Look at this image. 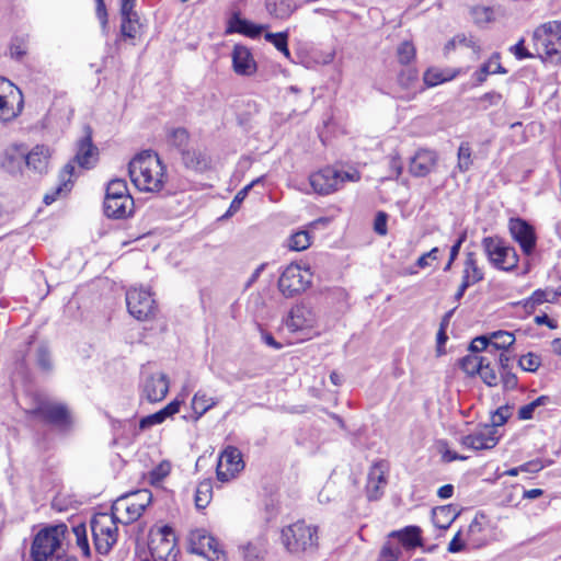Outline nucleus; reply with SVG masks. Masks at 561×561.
Returning <instances> with one entry per match:
<instances>
[{
    "instance_id": "1",
    "label": "nucleus",
    "mask_w": 561,
    "mask_h": 561,
    "mask_svg": "<svg viewBox=\"0 0 561 561\" xmlns=\"http://www.w3.org/2000/svg\"><path fill=\"white\" fill-rule=\"evenodd\" d=\"M69 530L67 525L58 524L41 529L31 547L33 561H77L68 552Z\"/></svg>"
},
{
    "instance_id": "2",
    "label": "nucleus",
    "mask_w": 561,
    "mask_h": 561,
    "mask_svg": "<svg viewBox=\"0 0 561 561\" xmlns=\"http://www.w3.org/2000/svg\"><path fill=\"white\" fill-rule=\"evenodd\" d=\"M128 173L134 185L142 192H160L167 181L165 168L151 150L138 153L129 162Z\"/></svg>"
},
{
    "instance_id": "3",
    "label": "nucleus",
    "mask_w": 561,
    "mask_h": 561,
    "mask_svg": "<svg viewBox=\"0 0 561 561\" xmlns=\"http://www.w3.org/2000/svg\"><path fill=\"white\" fill-rule=\"evenodd\" d=\"M134 199L127 183L123 179H113L107 183L104 198V214L108 218L122 219L131 215Z\"/></svg>"
},
{
    "instance_id": "4",
    "label": "nucleus",
    "mask_w": 561,
    "mask_h": 561,
    "mask_svg": "<svg viewBox=\"0 0 561 561\" xmlns=\"http://www.w3.org/2000/svg\"><path fill=\"white\" fill-rule=\"evenodd\" d=\"M359 179V172L355 169L340 170L327 167L310 174L309 183L314 193L329 195L340 190L344 183L357 182Z\"/></svg>"
},
{
    "instance_id": "5",
    "label": "nucleus",
    "mask_w": 561,
    "mask_h": 561,
    "mask_svg": "<svg viewBox=\"0 0 561 561\" xmlns=\"http://www.w3.org/2000/svg\"><path fill=\"white\" fill-rule=\"evenodd\" d=\"M119 520L112 513L95 514L91 520V531L95 549L106 554L117 541Z\"/></svg>"
},
{
    "instance_id": "6",
    "label": "nucleus",
    "mask_w": 561,
    "mask_h": 561,
    "mask_svg": "<svg viewBox=\"0 0 561 561\" xmlns=\"http://www.w3.org/2000/svg\"><path fill=\"white\" fill-rule=\"evenodd\" d=\"M312 272L309 266L290 263L282 272L278 289L286 298L304 293L312 283Z\"/></svg>"
},
{
    "instance_id": "7",
    "label": "nucleus",
    "mask_w": 561,
    "mask_h": 561,
    "mask_svg": "<svg viewBox=\"0 0 561 561\" xmlns=\"http://www.w3.org/2000/svg\"><path fill=\"white\" fill-rule=\"evenodd\" d=\"M282 539L291 552L307 551L317 547L318 531L305 522H297L283 529Z\"/></svg>"
},
{
    "instance_id": "8",
    "label": "nucleus",
    "mask_w": 561,
    "mask_h": 561,
    "mask_svg": "<svg viewBox=\"0 0 561 561\" xmlns=\"http://www.w3.org/2000/svg\"><path fill=\"white\" fill-rule=\"evenodd\" d=\"M482 247L489 262L499 270L511 271L517 266L518 255L513 247L496 237H485Z\"/></svg>"
},
{
    "instance_id": "9",
    "label": "nucleus",
    "mask_w": 561,
    "mask_h": 561,
    "mask_svg": "<svg viewBox=\"0 0 561 561\" xmlns=\"http://www.w3.org/2000/svg\"><path fill=\"white\" fill-rule=\"evenodd\" d=\"M34 413L65 434L69 433L75 426V417L71 411L61 402L51 400L41 401Z\"/></svg>"
},
{
    "instance_id": "10",
    "label": "nucleus",
    "mask_w": 561,
    "mask_h": 561,
    "mask_svg": "<svg viewBox=\"0 0 561 561\" xmlns=\"http://www.w3.org/2000/svg\"><path fill=\"white\" fill-rule=\"evenodd\" d=\"M23 110V95L10 80L0 78V122L14 119Z\"/></svg>"
},
{
    "instance_id": "11",
    "label": "nucleus",
    "mask_w": 561,
    "mask_h": 561,
    "mask_svg": "<svg viewBox=\"0 0 561 561\" xmlns=\"http://www.w3.org/2000/svg\"><path fill=\"white\" fill-rule=\"evenodd\" d=\"M286 327L291 332H301L308 339L319 334L316 311L307 305H297L289 311Z\"/></svg>"
},
{
    "instance_id": "12",
    "label": "nucleus",
    "mask_w": 561,
    "mask_h": 561,
    "mask_svg": "<svg viewBox=\"0 0 561 561\" xmlns=\"http://www.w3.org/2000/svg\"><path fill=\"white\" fill-rule=\"evenodd\" d=\"M126 304L129 313L138 319H148L156 309V301L149 289L144 287H131L126 293Z\"/></svg>"
},
{
    "instance_id": "13",
    "label": "nucleus",
    "mask_w": 561,
    "mask_h": 561,
    "mask_svg": "<svg viewBox=\"0 0 561 561\" xmlns=\"http://www.w3.org/2000/svg\"><path fill=\"white\" fill-rule=\"evenodd\" d=\"M244 466L241 451L234 446H227L218 458L217 479L220 482H229L244 469Z\"/></svg>"
},
{
    "instance_id": "14",
    "label": "nucleus",
    "mask_w": 561,
    "mask_h": 561,
    "mask_svg": "<svg viewBox=\"0 0 561 561\" xmlns=\"http://www.w3.org/2000/svg\"><path fill=\"white\" fill-rule=\"evenodd\" d=\"M169 377L161 371H145L141 379V398L150 403L162 401L169 392Z\"/></svg>"
},
{
    "instance_id": "15",
    "label": "nucleus",
    "mask_w": 561,
    "mask_h": 561,
    "mask_svg": "<svg viewBox=\"0 0 561 561\" xmlns=\"http://www.w3.org/2000/svg\"><path fill=\"white\" fill-rule=\"evenodd\" d=\"M499 430L492 425H481L471 434L462 436L460 443L463 447L473 450L492 449L499 443Z\"/></svg>"
},
{
    "instance_id": "16",
    "label": "nucleus",
    "mask_w": 561,
    "mask_h": 561,
    "mask_svg": "<svg viewBox=\"0 0 561 561\" xmlns=\"http://www.w3.org/2000/svg\"><path fill=\"white\" fill-rule=\"evenodd\" d=\"M174 548V534L171 527L163 526L156 533L151 534L149 549L152 558L156 560L168 561Z\"/></svg>"
},
{
    "instance_id": "17",
    "label": "nucleus",
    "mask_w": 561,
    "mask_h": 561,
    "mask_svg": "<svg viewBox=\"0 0 561 561\" xmlns=\"http://www.w3.org/2000/svg\"><path fill=\"white\" fill-rule=\"evenodd\" d=\"M512 238L519 244L522 251L529 255L536 247V234L534 228L524 219L512 218L508 222Z\"/></svg>"
},
{
    "instance_id": "18",
    "label": "nucleus",
    "mask_w": 561,
    "mask_h": 561,
    "mask_svg": "<svg viewBox=\"0 0 561 561\" xmlns=\"http://www.w3.org/2000/svg\"><path fill=\"white\" fill-rule=\"evenodd\" d=\"M389 472V465L383 461L375 462L368 472L366 492L367 497L371 500H378L388 483L387 477Z\"/></svg>"
},
{
    "instance_id": "19",
    "label": "nucleus",
    "mask_w": 561,
    "mask_h": 561,
    "mask_svg": "<svg viewBox=\"0 0 561 561\" xmlns=\"http://www.w3.org/2000/svg\"><path fill=\"white\" fill-rule=\"evenodd\" d=\"M437 161L438 154L435 150L419 149L410 158L409 172L415 178H424L435 169Z\"/></svg>"
},
{
    "instance_id": "20",
    "label": "nucleus",
    "mask_w": 561,
    "mask_h": 561,
    "mask_svg": "<svg viewBox=\"0 0 561 561\" xmlns=\"http://www.w3.org/2000/svg\"><path fill=\"white\" fill-rule=\"evenodd\" d=\"M561 22H549L538 27L534 33V38L538 45L543 47V53L548 56L560 54V49L556 47L553 37H557L559 45L561 46Z\"/></svg>"
},
{
    "instance_id": "21",
    "label": "nucleus",
    "mask_w": 561,
    "mask_h": 561,
    "mask_svg": "<svg viewBox=\"0 0 561 561\" xmlns=\"http://www.w3.org/2000/svg\"><path fill=\"white\" fill-rule=\"evenodd\" d=\"M388 538L397 540L402 551H412L423 546L422 529L419 526H405L402 529L393 530Z\"/></svg>"
},
{
    "instance_id": "22",
    "label": "nucleus",
    "mask_w": 561,
    "mask_h": 561,
    "mask_svg": "<svg viewBox=\"0 0 561 561\" xmlns=\"http://www.w3.org/2000/svg\"><path fill=\"white\" fill-rule=\"evenodd\" d=\"M111 513L119 523L129 524L137 520L144 512L125 495H122L113 503Z\"/></svg>"
},
{
    "instance_id": "23",
    "label": "nucleus",
    "mask_w": 561,
    "mask_h": 561,
    "mask_svg": "<svg viewBox=\"0 0 561 561\" xmlns=\"http://www.w3.org/2000/svg\"><path fill=\"white\" fill-rule=\"evenodd\" d=\"M232 66L233 70L241 76H250L256 70L251 51L242 45H236L232 50Z\"/></svg>"
},
{
    "instance_id": "24",
    "label": "nucleus",
    "mask_w": 561,
    "mask_h": 561,
    "mask_svg": "<svg viewBox=\"0 0 561 561\" xmlns=\"http://www.w3.org/2000/svg\"><path fill=\"white\" fill-rule=\"evenodd\" d=\"M266 26L255 24L249 20L242 19L238 13H233L228 21L227 34L239 33L251 38L257 37Z\"/></svg>"
},
{
    "instance_id": "25",
    "label": "nucleus",
    "mask_w": 561,
    "mask_h": 561,
    "mask_svg": "<svg viewBox=\"0 0 561 561\" xmlns=\"http://www.w3.org/2000/svg\"><path fill=\"white\" fill-rule=\"evenodd\" d=\"M51 152L45 145H36L25 157V164L38 173L47 171Z\"/></svg>"
},
{
    "instance_id": "26",
    "label": "nucleus",
    "mask_w": 561,
    "mask_h": 561,
    "mask_svg": "<svg viewBox=\"0 0 561 561\" xmlns=\"http://www.w3.org/2000/svg\"><path fill=\"white\" fill-rule=\"evenodd\" d=\"M238 549L244 561H263L266 553V540L256 537L241 543Z\"/></svg>"
},
{
    "instance_id": "27",
    "label": "nucleus",
    "mask_w": 561,
    "mask_h": 561,
    "mask_svg": "<svg viewBox=\"0 0 561 561\" xmlns=\"http://www.w3.org/2000/svg\"><path fill=\"white\" fill-rule=\"evenodd\" d=\"M219 403L217 397L209 396L205 390L196 391L191 401V408L194 413V421H198L205 413Z\"/></svg>"
},
{
    "instance_id": "28",
    "label": "nucleus",
    "mask_w": 561,
    "mask_h": 561,
    "mask_svg": "<svg viewBox=\"0 0 561 561\" xmlns=\"http://www.w3.org/2000/svg\"><path fill=\"white\" fill-rule=\"evenodd\" d=\"M98 150L93 146L91 137L85 136L78 142L75 162L81 168L90 169L96 161Z\"/></svg>"
},
{
    "instance_id": "29",
    "label": "nucleus",
    "mask_w": 561,
    "mask_h": 561,
    "mask_svg": "<svg viewBox=\"0 0 561 561\" xmlns=\"http://www.w3.org/2000/svg\"><path fill=\"white\" fill-rule=\"evenodd\" d=\"M75 172V165L72 162L67 163L59 174V185L56 187L54 193H47L44 196V203L50 205L54 203L59 194L62 192L70 191L71 178Z\"/></svg>"
},
{
    "instance_id": "30",
    "label": "nucleus",
    "mask_w": 561,
    "mask_h": 561,
    "mask_svg": "<svg viewBox=\"0 0 561 561\" xmlns=\"http://www.w3.org/2000/svg\"><path fill=\"white\" fill-rule=\"evenodd\" d=\"M298 7L299 5L291 0H266V10L268 13L280 20L289 18Z\"/></svg>"
},
{
    "instance_id": "31",
    "label": "nucleus",
    "mask_w": 561,
    "mask_h": 561,
    "mask_svg": "<svg viewBox=\"0 0 561 561\" xmlns=\"http://www.w3.org/2000/svg\"><path fill=\"white\" fill-rule=\"evenodd\" d=\"M26 154L22 146L12 145L4 151L2 164L10 171L19 169L23 162L25 163Z\"/></svg>"
},
{
    "instance_id": "32",
    "label": "nucleus",
    "mask_w": 561,
    "mask_h": 561,
    "mask_svg": "<svg viewBox=\"0 0 561 561\" xmlns=\"http://www.w3.org/2000/svg\"><path fill=\"white\" fill-rule=\"evenodd\" d=\"M455 77V71L442 70L439 68H428L423 76V81L427 88H433L440 83L449 81Z\"/></svg>"
},
{
    "instance_id": "33",
    "label": "nucleus",
    "mask_w": 561,
    "mask_h": 561,
    "mask_svg": "<svg viewBox=\"0 0 561 561\" xmlns=\"http://www.w3.org/2000/svg\"><path fill=\"white\" fill-rule=\"evenodd\" d=\"M397 540L387 538L382 545L377 561H407Z\"/></svg>"
},
{
    "instance_id": "34",
    "label": "nucleus",
    "mask_w": 561,
    "mask_h": 561,
    "mask_svg": "<svg viewBox=\"0 0 561 561\" xmlns=\"http://www.w3.org/2000/svg\"><path fill=\"white\" fill-rule=\"evenodd\" d=\"M492 352L506 351L515 342V335L508 331H495L489 334Z\"/></svg>"
},
{
    "instance_id": "35",
    "label": "nucleus",
    "mask_w": 561,
    "mask_h": 561,
    "mask_svg": "<svg viewBox=\"0 0 561 561\" xmlns=\"http://www.w3.org/2000/svg\"><path fill=\"white\" fill-rule=\"evenodd\" d=\"M462 278L466 279L467 283H471L473 285L483 278V272L478 266L473 252L467 253Z\"/></svg>"
},
{
    "instance_id": "36",
    "label": "nucleus",
    "mask_w": 561,
    "mask_h": 561,
    "mask_svg": "<svg viewBox=\"0 0 561 561\" xmlns=\"http://www.w3.org/2000/svg\"><path fill=\"white\" fill-rule=\"evenodd\" d=\"M551 403V399L548 396H540L534 401L525 404L518 409L517 416L520 421H528L534 419L537 410L541 407H546Z\"/></svg>"
},
{
    "instance_id": "37",
    "label": "nucleus",
    "mask_w": 561,
    "mask_h": 561,
    "mask_svg": "<svg viewBox=\"0 0 561 561\" xmlns=\"http://www.w3.org/2000/svg\"><path fill=\"white\" fill-rule=\"evenodd\" d=\"M289 33L287 31L279 33H265L264 38L267 43L272 44L285 58L291 59V54L288 48Z\"/></svg>"
},
{
    "instance_id": "38",
    "label": "nucleus",
    "mask_w": 561,
    "mask_h": 561,
    "mask_svg": "<svg viewBox=\"0 0 561 561\" xmlns=\"http://www.w3.org/2000/svg\"><path fill=\"white\" fill-rule=\"evenodd\" d=\"M488 355L482 354H469L465 356L461 362L460 366L462 370L468 375H476L480 373L481 367L483 366V363L485 362Z\"/></svg>"
},
{
    "instance_id": "39",
    "label": "nucleus",
    "mask_w": 561,
    "mask_h": 561,
    "mask_svg": "<svg viewBox=\"0 0 561 561\" xmlns=\"http://www.w3.org/2000/svg\"><path fill=\"white\" fill-rule=\"evenodd\" d=\"M499 56H493L490 60L481 66L474 73L476 81L482 83L490 73H505L506 70L501 66Z\"/></svg>"
},
{
    "instance_id": "40",
    "label": "nucleus",
    "mask_w": 561,
    "mask_h": 561,
    "mask_svg": "<svg viewBox=\"0 0 561 561\" xmlns=\"http://www.w3.org/2000/svg\"><path fill=\"white\" fill-rule=\"evenodd\" d=\"M457 169L460 171V172H467L472 163H473V159H472V149H471V146L469 142L467 141H463L460 144L459 148H458V152H457Z\"/></svg>"
},
{
    "instance_id": "41",
    "label": "nucleus",
    "mask_w": 561,
    "mask_h": 561,
    "mask_svg": "<svg viewBox=\"0 0 561 561\" xmlns=\"http://www.w3.org/2000/svg\"><path fill=\"white\" fill-rule=\"evenodd\" d=\"M213 495V485L210 480H204L198 483L195 494V504L197 508H205Z\"/></svg>"
},
{
    "instance_id": "42",
    "label": "nucleus",
    "mask_w": 561,
    "mask_h": 561,
    "mask_svg": "<svg viewBox=\"0 0 561 561\" xmlns=\"http://www.w3.org/2000/svg\"><path fill=\"white\" fill-rule=\"evenodd\" d=\"M183 161L187 168L202 171L207 168L208 159L199 151H184Z\"/></svg>"
},
{
    "instance_id": "43",
    "label": "nucleus",
    "mask_w": 561,
    "mask_h": 561,
    "mask_svg": "<svg viewBox=\"0 0 561 561\" xmlns=\"http://www.w3.org/2000/svg\"><path fill=\"white\" fill-rule=\"evenodd\" d=\"M311 237L307 230L293 233L288 240V247L294 251H302L310 247Z\"/></svg>"
},
{
    "instance_id": "44",
    "label": "nucleus",
    "mask_w": 561,
    "mask_h": 561,
    "mask_svg": "<svg viewBox=\"0 0 561 561\" xmlns=\"http://www.w3.org/2000/svg\"><path fill=\"white\" fill-rule=\"evenodd\" d=\"M494 360L495 357L492 359L490 356H488L479 373V376L483 382L490 387L496 386L499 381L496 371L494 369Z\"/></svg>"
},
{
    "instance_id": "45",
    "label": "nucleus",
    "mask_w": 561,
    "mask_h": 561,
    "mask_svg": "<svg viewBox=\"0 0 561 561\" xmlns=\"http://www.w3.org/2000/svg\"><path fill=\"white\" fill-rule=\"evenodd\" d=\"M264 176H260L255 180H253L250 184L245 185L242 190H240L234 198L232 199L230 207L227 211V216L234 214L239 210L241 207V204L243 203L244 198L249 194L250 190L255 186L256 184L261 183L263 181Z\"/></svg>"
},
{
    "instance_id": "46",
    "label": "nucleus",
    "mask_w": 561,
    "mask_h": 561,
    "mask_svg": "<svg viewBox=\"0 0 561 561\" xmlns=\"http://www.w3.org/2000/svg\"><path fill=\"white\" fill-rule=\"evenodd\" d=\"M71 533L76 537L77 547L84 557L90 556V546L88 541L87 527L83 524L73 526Z\"/></svg>"
},
{
    "instance_id": "47",
    "label": "nucleus",
    "mask_w": 561,
    "mask_h": 561,
    "mask_svg": "<svg viewBox=\"0 0 561 561\" xmlns=\"http://www.w3.org/2000/svg\"><path fill=\"white\" fill-rule=\"evenodd\" d=\"M471 16L477 24L483 25L495 19V12L493 8L477 5L471 9Z\"/></svg>"
},
{
    "instance_id": "48",
    "label": "nucleus",
    "mask_w": 561,
    "mask_h": 561,
    "mask_svg": "<svg viewBox=\"0 0 561 561\" xmlns=\"http://www.w3.org/2000/svg\"><path fill=\"white\" fill-rule=\"evenodd\" d=\"M125 496L135 503L136 506L139 507L142 512L146 510V507L151 503L152 501V494L147 489L137 490L135 492L125 494Z\"/></svg>"
},
{
    "instance_id": "49",
    "label": "nucleus",
    "mask_w": 561,
    "mask_h": 561,
    "mask_svg": "<svg viewBox=\"0 0 561 561\" xmlns=\"http://www.w3.org/2000/svg\"><path fill=\"white\" fill-rule=\"evenodd\" d=\"M398 60L402 65L410 64L415 58V47L409 42H402L397 48Z\"/></svg>"
},
{
    "instance_id": "50",
    "label": "nucleus",
    "mask_w": 561,
    "mask_h": 561,
    "mask_svg": "<svg viewBox=\"0 0 561 561\" xmlns=\"http://www.w3.org/2000/svg\"><path fill=\"white\" fill-rule=\"evenodd\" d=\"M470 354H481L490 356L492 354V348L489 340V335H480L472 340L469 345Z\"/></svg>"
},
{
    "instance_id": "51",
    "label": "nucleus",
    "mask_w": 561,
    "mask_h": 561,
    "mask_svg": "<svg viewBox=\"0 0 561 561\" xmlns=\"http://www.w3.org/2000/svg\"><path fill=\"white\" fill-rule=\"evenodd\" d=\"M518 364L523 370L535 373L541 365V358L539 355L529 352L519 358Z\"/></svg>"
},
{
    "instance_id": "52",
    "label": "nucleus",
    "mask_w": 561,
    "mask_h": 561,
    "mask_svg": "<svg viewBox=\"0 0 561 561\" xmlns=\"http://www.w3.org/2000/svg\"><path fill=\"white\" fill-rule=\"evenodd\" d=\"M140 23L138 16L123 19L121 25V32L126 38H135L139 32Z\"/></svg>"
},
{
    "instance_id": "53",
    "label": "nucleus",
    "mask_w": 561,
    "mask_h": 561,
    "mask_svg": "<svg viewBox=\"0 0 561 561\" xmlns=\"http://www.w3.org/2000/svg\"><path fill=\"white\" fill-rule=\"evenodd\" d=\"M36 363L38 367L45 371H49L53 368L51 357L46 346H38L36 351Z\"/></svg>"
},
{
    "instance_id": "54",
    "label": "nucleus",
    "mask_w": 561,
    "mask_h": 561,
    "mask_svg": "<svg viewBox=\"0 0 561 561\" xmlns=\"http://www.w3.org/2000/svg\"><path fill=\"white\" fill-rule=\"evenodd\" d=\"M171 466L169 462L164 461L152 469L149 473V480L152 484H159L169 473Z\"/></svg>"
},
{
    "instance_id": "55",
    "label": "nucleus",
    "mask_w": 561,
    "mask_h": 561,
    "mask_svg": "<svg viewBox=\"0 0 561 561\" xmlns=\"http://www.w3.org/2000/svg\"><path fill=\"white\" fill-rule=\"evenodd\" d=\"M202 545L207 546L210 551L214 553V558H211V561H226L225 553L218 549V541L211 537V536H203L202 537Z\"/></svg>"
},
{
    "instance_id": "56",
    "label": "nucleus",
    "mask_w": 561,
    "mask_h": 561,
    "mask_svg": "<svg viewBox=\"0 0 561 561\" xmlns=\"http://www.w3.org/2000/svg\"><path fill=\"white\" fill-rule=\"evenodd\" d=\"M439 259V249L433 248L431 251L424 253L421 255L417 261L416 265L420 268H426L433 265V263L437 262Z\"/></svg>"
},
{
    "instance_id": "57",
    "label": "nucleus",
    "mask_w": 561,
    "mask_h": 561,
    "mask_svg": "<svg viewBox=\"0 0 561 561\" xmlns=\"http://www.w3.org/2000/svg\"><path fill=\"white\" fill-rule=\"evenodd\" d=\"M169 139L173 146L182 148L187 142L188 134L184 128H175L170 133Z\"/></svg>"
},
{
    "instance_id": "58",
    "label": "nucleus",
    "mask_w": 561,
    "mask_h": 561,
    "mask_svg": "<svg viewBox=\"0 0 561 561\" xmlns=\"http://www.w3.org/2000/svg\"><path fill=\"white\" fill-rule=\"evenodd\" d=\"M508 417H510V408L501 407L492 414L490 425L495 426V428L497 430L500 426H502L507 421Z\"/></svg>"
},
{
    "instance_id": "59",
    "label": "nucleus",
    "mask_w": 561,
    "mask_h": 561,
    "mask_svg": "<svg viewBox=\"0 0 561 561\" xmlns=\"http://www.w3.org/2000/svg\"><path fill=\"white\" fill-rule=\"evenodd\" d=\"M456 45H463L466 47H470L474 51L479 49V46L477 45L476 41L472 37H467L465 35L455 36L450 42H448V44L446 45V49L455 47Z\"/></svg>"
},
{
    "instance_id": "60",
    "label": "nucleus",
    "mask_w": 561,
    "mask_h": 561,
    "mask_svg": "<svg viewBox=\"0 0 561 561\" xmlns=\"http://www.w3.org/2000/svg\"><path fill=\"white\" fill-rule=\"evenodd\" d=\"M165 421L160 411L149 414L139 421V428L147 430L153 425L161 424Z\"/></svg>"
},
{
    "instance_id": "61",
    "label": "nucleus",
    "mask_w": 561,
    "mask_h": 561,
    "mask_svg": "<svg viewBox=\"0 0 561 561\" xmlns=\"http://www.w3.org/2000/svg\"><path fill=\"white\" fill-rule=\"evenodd\" d=\"M541 469H542V466H540L538 463H535V462H528V463H524V465H522L519 467L506 470L505 474L510 476V477H516L520 471H524V472H537V471H539Z\"/></svg>"
},
{
    "instance_id": "62",
    "label": "nucleus",
    "mask_w": 561,
    "mask_h": 561,
    "mask_svg": "<svg viewBox=\"0 0 561 561\" xmlns=\"http://www.w3.org/2000/svg\"><path fill=\"white\" fill-rule=\"evenodd\" d=\"M183 404V400H180L179 398H175L172 400L169 404H167L164 408H162L160 413L162 416L167 420L175 415L179 411L181 405Z\"/></svg>"
},
{
    "instance_id": "63",
    "label": "nucleus",
    "mask_w": 561,
    "mask_h": 561,
    "mask_svg": "<svg viewBox=\"0 0 561 561\" xmlns=\"http://www.w3.org/2000/svg\"><path fill=\"white\" fill-rule=\"evenodd\" d=\"M387 220L388 216L383 211H379L374 220V230L376 233L380 236H385L387 233Z\"/></svg>"
},
{
    "instance_id": "64",
    "label": "nucleus",
    "mask_w": 561,
    "mask_h": 561,
    "mask_svg": "<svg viewBox=\"0 0 561 561\" xmlns=\"http://www.w3.org/2000/svg\"><path fill=\"white\" fill-rule=\"evenodd\" d=\"M513 307L516 309H522L525 316H529L535 311L537 305L535 304L531 297H528L524 300L514 302Z\"/></svg>"
}]
</instances>
